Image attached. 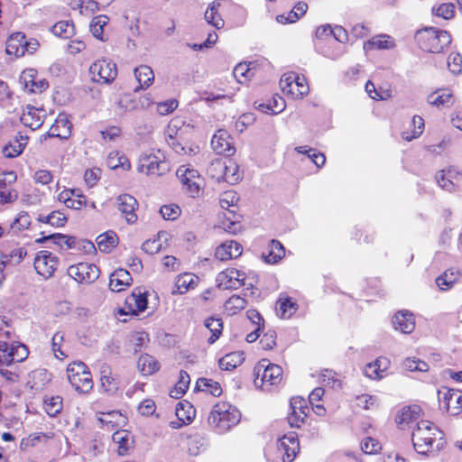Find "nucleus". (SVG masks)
Instances as JSON below:
<instances>
[{
  "label": "nucleus",
  "instance_id": "f257e3e1",
  "mask_svg": "<svg viewBox=\"0 0 462 462\" xmlns=\"http://www.w3.org/2000/svg\"><path fill=\"white\" fill-rule=\"evenodd\" d=\"M443 432L429 420H420L413 430L411 440L414 449L421 455H427L433 451V443L439 439L437 448L442 447Z\"/></svg>",
  "mask_w": 462,
  "mask_h": 462
},
{
  "label": "nucleus",
  "instance_id": "f03ea898",
  "mask_svg": "<svg viewBox=\"0 0 462 462\" xmlns=\"http://www.w3.org/2000/svg\"><path fill=\"white\" fill-rule=\"evenodd\" d=\"M416 39L422 51L431 53L441 52L451 42V36L447 31L433 27L417 32Z\"/></svg>",
  "mask_w": 462,
  "mask_h": 462
},
{
  "label": "nucleus",
  "instance_id": "7ed1b4c3",
  "mask_svg": "<svg viewBox=\"0 0 462 462\" xmlns=\"http://www.w3.org/2000/svg\"><path fill=\"white\" fill-rule=\"evenodd\" d=\"M240 417V413L236 408L222 402L213 407L208 420L219 433H223L236 425Z\"/></svg>",
  "mask_w": 462,
  "mask_h": 462
},
{
  "label": "nucleus",
  "instance_id": "20e7f679",
  "mask_svg": "<svg viewBox=\"0 0 462 462\" xmlns=\"http://www.w3.org/2000/svg\"><path fill=\"white\" fill-rule=\"evenodd\" d=\"M137 170L146 175L161 176L170 171L169 162L160 150L157 152H143L139 158Z\"/></svg>",
  "mask_w": 462,
  "mask_h": 462
},
{
  "label": "nucleus",
  "instance_id": "39448f33",
  "mask_svg": "<svg viewBox=\"0 0 462 462\" xmlns=\"http://www.w3.org/2000/svg\"><path fill=\"white\" fill-rule=\"evenodd\" d=\"M67 377L75 390L87 393L93 388V381L88 366L83 362H74L67 367Z\"/></svg>",
  "mask_w": 462,
  "mask_h": 462
},
{
  "label": "nucleus",
  "instance_id": "423d86ee",
  "mask_svg": "<svg viewBox=\"0 0 462 462\" xmlns=\"http://www.w3.org/2000/svg\"><path fill=\"white\" fill-rule=\"evenodd\" d=\"M255 386L275 385L282 380V368L263 359L254 369Z\"/></svg>",
  "mask_w": 462,
  "mask_h": 462
},
{
  "label": "nucleus",
  "instance_id": "0eeeda50",
  "mask_svg": "<svg viewBox=\"0 0 462 462\" xmlns=\"http://www.w3.org/2000/svg\"><path fill=\"white\" fill-rule=\"evenodd\" d=\"M89 74L94 82L110 84L116 78V65L109 60H98L90 65Z\"/></svg>",
  "mask_w": 462,
  "mask_h": 462
},
{
  "label": "nucleus",
  "instance_id": "6e6552de",
  "mask_svg": "<svg viewBox=\"0 0 462 462\" xmlns=\"http://www.w3.org/2000/svg\"><path fill=\"white\" fill-rule=\"evenodd\" d=\"M176 176L180 179L186 193L192 198L199 195L202 179L197 170L181 165L178 168Z\"/></svg>",
  "mask_w": 462,
  "mask_h": 462
},
{
  "label": "nucleus",
  "instance_id": "1a4fd4ad",
  "mask_svg": "<svg viewBox=\"0 0 462 462\" xmlns=\"http://www.w3.org/2000/svg\"><path fill=\"white\" fill-rule=\"evenodd\" d=\"M444 390L438 391L440 409L445 410L452 416L458 415L462 411V392L447 388H444Z\"/></svg>",
  "mask_w": 462,
  "mask_h": 462
},
{
  "label": "nucleus",
  "instance_id": "9d476101",
  "mask_svg": "<svg viewBox=\"0 0 462 462\" xmlns=\"http://www.w3.org/2000/svg\"><path fill=\"white\" fill-rule=\"evenodd\" d=\"M68 275L79 283H92L99 276V269L94 263H79L68 268Z\"/></svg>",
  "mask_w": 462,
  "mask_h": 462
},
{
  "label": "nucleus",
  "instance_id": "9b49d317",
  "mask_svg": "<svg viewBox=\"0 0 462 462\" xmlns=\"http://www.w3.org/2000/svg\"><path fill=\"white\" fill-rule=\"evenodd\" d=\"M245 273L235 268L220 272L216 278L217 286L221 290H237L245 286Z\"/></svg>",
  "mask_w": 462,
  "mask_h": 462
},
{
  "label": "nucleus",
  "instance_id": "f8f14e48",
  "mask_svg": "<svg viewBox=\"0 0 462 462\" xmlns=\"http://www.w3.org/2000/svg\"><path fill=\"white\" fill-rule=\"evenodd\" d=\"M59 258L49 251H41L34 259V268L45 279L51 277L57 269Z\"/></svg>",
  "mask_w": 462,
  "mask_h": 462
},
{
  "label": "nucleus",
  "instance_id": "ddd939ff",
  "mask_svg": "<svg viewBox=\"0 0 462 462\" xmlns=\"http://www.w3.org/2000/svg\"><path fill=\"white\" fill-rule=\"evenodd\" d=\"M147 302L146 295L136 289L125 299V308L121 309L119 313L137 316L147 308Z\"/></svg>",
  "mask_w": 462,
  "mask_h": 462
},
{
  "label": "nucleus",
  "instance_id": "4468645a",
  "mask_svg": "<svg viewBox=\"0 0 462 462\" xmlns=\"http://www.w3.org/2000/svg\"><path fill=\"white\" fill-rule=\"evenodd\" d=\"M116 207L128 224L136 222L135 210L138 208V202L135 198L129 194H122L116 198Z\"/></svg>",
  "mask_w": 462,
  "mask_h": 462
},
{
  "label": "nucleus",
  "instance_id": "2eb2a0df",
  "mask_svg": "<svg viewBox=\"0 0 462 462\" xmlns=\"http://www.w3.org/2000/svg\"><path fill=\"white\" fill-rule=\"evenodd\" d=\"M278 449L283 452V462H292L300 450L297 435L291 432L281 438L278 441Z\"/></svg>",
  "mask_w": 462,
  "mask_h": 462
},
{
  "label": "nucleus",
  "instance_id": "dca6fc26",
  "mask_svg": "<svg viewBox=\"0 0 462 462\" xmlns=\"http://www.w3.org/2000/svg\"><path fill=\"white\" fill-rule=\"evenodd\" d=\"M229 137L230 136L226 130H218L211 139L212 149L217 154H225L226 156L233 155L236 152V149L231 145Z\"/></svg>",
  "mask_w": 462,
  "mask_h": 462
},
{
  "label": "nucleus",
  "instance_id": "f3484780",
  "mask_svg": "<svg viewBox=\"0 0 462 462\" xmlns=\"http://www.w3.org/2000/svg\"><path fill=\"white\" fill-rule=\"evenodd\" d=\"M20 82L24 85V88L30 93H42L49 87L46 79H36V71L34 69L23 71Z\"/></svg>",
  "mask_w": 462,
  "mask_h": 462
},
{
  "label": "nucleus",
  "instance_id": "a211bd4d",
  "mask_svg": "<svg viewBox=\"0 0 462 462\" xmlns=\"http://www.w3.org/2000/svg\"><path fill=\"white\" fill-rule=\"evenodd\" d=\"M393 324L396 330L410 334L415 328L413 314L408 310L398 311L393 317Z\"/></svg>",
  "mask_w": 462,
  "mask_h": 462
},
{
  "label": "nucleus",
  "instance_id": "6ab92c4d",
  "mask_svg": "<svg viewBox=\"0 0 462 462\" xmlns=\"http://www.w3.org/2000/svg\"><path fill=\"white\" fill-rule=\"evenodd\" d=\"M132 281L129 272L125 269H117L110 274L109 287L113 291L119 292L124 291L125 287L130 286Z\"/></svg>",
  "mask_w": 462,
  "mask_h": 462
},
{
  "label": "nucleus",
  "instance_id": "aec40b11",
  "mask_svg": "<svg viewBox=\"0 0 462 462\" xmlns=\"http://www.w3.org/2000/svg\"><path fill=\"white\" fill-rule=\"evenodd\" d=\"M242 254L241 245L235 242H225L217 247L215 256L220 261H226L228 259L236 258Z\"/></svg>",
  "mask_w": 462,
  "mask_h": 462
},
{
  "label": "nucleus",
  "instance_id": "412c9836",
  "mask_svg": "<svg viewBox=\"0 0 462 462\" xmlns=\"http://www.w3.org/2000/svg\"><path fill=\"white\" fill-rule=\"evenodd\" d=\"M72 125L65 115H60L51 125L48 135L51 137H59L66 139L69 136Z\"/></svg>",
  "mask_w": 462,
  "mask_h": 462
},
{
  "label": "nucleus",
  "instance_id": "4be33fe9",
  "mask_svg": "<svg viewBox=\"0 0 462 462\" xmlns=\"http://www.w3.org/2000/svg\"><path fill=\"white\" fill-rule=\"evenodd\" d=\"M27 41L23 32H15L12 34L6 42V52L8 54H14L15 56H23L24 54V47H26Z\"/></svg>",
  "mask_w": 462,
  "mask_h": 462
},
{
  "label": "nucleus",
  "instance_id": "5701e85b",
  "mask_svg": "<svg viewBox=\"0 0 462 462\" xmlns=\"http://www.w3.org/2000/svg\"><path fill=\"white\" fill-rule=\"evenodd\" d=\"M41 111L32 106H27L26 110L21 116V122L32 130L38 129L42 125Z\"/></svg>",
  "mask_w": 462,
  "mask_h": 462
},
{
  "label": "nucleus",
  "instance_id": "b1692460",
  "mask_svg": "<svg viewBox=\"0 0 462 462\" xmlns=\"http://www.w3.org/2000/svg\"><path fill=\"white\" fill-rule=\"evenodd\" d=\"M47 241H52L53 244L58 245L60 247L66 245L67 248L71 249L77 248L78 239L75 236H69L60 233L49 235L36 239V242L40 244L45 243Z\"/></svg>",
  "mask_w": 462,
  "mask_h": 462
},
{
  "label": "nucleus",
  "instance_id": "393cba45",
  "mask_svg": "<svg viewBox=\"0 0 462 462\" xmlns=\"http://www.w3.org/2000/svg\"><path fill=\"white\" fill-rule=\"evenodd\" d=\"M199 277L192 273L180 274L175 282L176 291L173 293L183 294L198 285Z\"/></svg>",
  "mask_w": 462,
  "mask_h": 462
},
{
  "label": "nucleus",
  "instance_id": "a878e982",
  "mask_svg": "<svg viewBox=\"0 0 462 462\" xmlns=\"http://www.w3.org/2000/svg\"><path fill=\"white\" fill-rule=\"evenodd\" d=\"M189 125H185L184 121L181 118H174L171 120L166 130H165V141L173 139H182V135L185 133V129Z\"/></svg>",
  "mask_w": 462,
  "mask_h": 462
},
{
  "label": "nucleus",
  "instance_id": "bb28decb",
  "mask_svg": "<svg viewBox=\"0 0 462 462\" xmlns=\"http://www.w3.org/2000/svg\"><path fill=\"white\" fill-rule=\"evenodd\" d=\"M453 101V95L449 89H439L428 97L429 104L437 107L450 106Z\"/></svg>",
  "mask_w": 462,
  "mask_h": 462
},
{
  "label": "nucleus",
  "instance_id": "cd10ccee",
  "mask_svg": "<svg viewBox=\"0 0 462 462\" xmlns=\"http://www.w3.org/2000/svg\"><path fill=\"white\" fill-rule=\"evenodd\" d=\"M27 136L19 134L15 136L13 142L5 145L3 153L6 158H14L20 155L27 144Z\"/></svg>",
  "mask_w": 462,
  "mask_h": 462
},
{
  "label": "nucleus",
  "instance_id": "c85d7f7f",
  "mask_svg": "<svg viewBox=\"0 0 462 462\" xmlns=\"http://www.w3.org/2000/svg\"><path fill=\"white\" fill-rule=\"evenodd\" d=\"M393 47V41L391 40L390 36L385 34L374 36L371 40L364 43V49L365 51H370L374 49L389 50Z\"/></svg>",
  "mask_w": 462,
  "mask_h": 462
},
{
  "label": "nucleus",
  "instance_id": "c756f323",
  "mask_svg": "<svg viewBox=\"0 0 462 462\" xmlns=\"http://www.w3.org/2000/svg\"><path fill=\"white\" fill-rule=\"evenodd\" d=\"M256 108L266 114H279L285 108V101L280 96L273 97V100L268 103L255 102Z\"/></svg>",
  "mask_w": 462,
  "mask_h": 462
},
{
  "label": "nucleus",
  "instance_id": "7c9ffc66",
  "mask_svg": "<svg viewBox=\"0 0 462 462\" xmlns=\"http://www.w3.org/2000/svg\"><path fill=\"white\" fill-rule=\"evenodd\" d=\"M100 374L101 388L108 393H116L118 388V382L111 376L110 369L106 365L101 366Z\"/></svg>",
  "mask_w": 462,
  "mask_h": 462
},
{
  "label": "nucleus",
  "instance_id": "2f4dec72",
  "mask_svg": "<svg viewBox=\"0 0 462 462\" xmlns=\"http://www.w3.org/2000/svg\"><path fill=\"white\" fill-rule=\"evenodd\" d=\"M226 170V161L224 159L212 160L207 168L208 175L217 182L225 181V172Z\"/></svg>",
  "mask_w": 462,
  "mask_h": 462
},
{
  "label": "nucleus",
  "instance_id": "473e14b6",
  "mask_svg": "<svg viewBox=\"0 0 462 462\" xmlns=\"http://www.w3.org/2000/svg\"><path fill=\"white\" fill-rule=\"evenodd\" d=\"M96 242L101 252L109 253L117 245V236L114 231H107L99 235Z\"/></svg>",
  "mask_w": 462,
  "mask_h": 462
},
{
  "label": "nucleus",
  "instance_id": "72a5a7b5",
  "mask_svg": "<svg viewBox=\"0 0 462 462\" xmlns=\"http://www.w3.org/2000/svg\"><path fill=\"white\" fill-rule=\"evenodd\" d=\"M244 359L243 352H232L221 357L218 361V365L222 370H233L240 365Z\"/></svg>",
  "mask_w": 462,
  "mask_h": 462
},
{
  "label": "nucleus",
  "instance_id": "f704fd0d",
  "mask_svg": "<svg viewBox=\"0 0 462 462\" xmlns=\"http://www.w3.org/2000/svg\"><path fill=\"white\" fill-rule=\"evenodd\" d=\"M137 366L143 375H149L160 369V365L158 361L150 355H142L138 361Z\"/></svg>",
  "mask_w": 462,
  "mask_h": 462
},
{
  "label": "nucleus",
  "instance_id": "c9c22d12",
  "mask_svg": "<svg viewBox=\"0 0 462 462\" xmlns=\"http://www.w3.org/2000/svg\"><path fill=\"white\" fill-rule=\"evenodd\" d=\"M134 76L140 83L141 88H146L154 80V74L151 67L147 65H141L134 69Z\"/></svg>",
  "mask_w": 462,
  "mask_h": 462
},
{
  "label": "nucleus",
  "instance_id": "e433bc0d",
  "mask_svg": "<svg viewBox=\"0 0 462 462\" xmlns=\"http://www.w3.org/2000/svg\"><path fill=\"white\" fill-rule=\"evenodd\" d=\"M284 254L285 249L282 243L273 239L270 242L268 254H263V257L268 263H276L283 257Z\"/></svg>",
  "mask_w": 462,
  "mask_h": 462
},
{
  "label": "nucleus",
  "instance_id": "4c0bfd02",
  "mask_svg": "<svg viewBox=\"0 0 462 462\" xmlns=\"http://www.w3.org/2000/svg\"><path fill=\"white\" fill-rule=\"evenodd\" d=\"M297 303L291 299H279L277 301L276 312L282 319H288L297 310Z\"/></svg>",
  "mask_w": 462,
  "mask_h": 462
},
{
  "label": "nucleus",
  "instance_id": "58836bf2",
  "mask_svg": "<svg viewBox=\"0 0 462 462\" xmlns=\"http://www.w3.org/2000/svg\"><path fill=\"white\" fill-rule=\"evenodd\" d=\"M458 273L453 269H448L436 279V284L441 291L449 290L457 282Z\"/></svg>",
  "mask_w": 462,
  "mask_h": 462
},
{
  "label": "nucleus",
  "instance_id": "ea45409f",
  "mask_svg": "<svg viewBox=\"0 0 462 462\" xmlns=\"http://www.w3.org/2000/svg\"><path fill=\"white\" fill-rule=\"evenodd\" d=\"M196 389L206 392L213 396H219L222 393L220 384L211 379L199 378L196 383Z\"/></svg>",
  "mask_w": 462,
  "mask_h": 462
},
{
  "label": "nucleus",
  "instance_id": "a19ab883",
  "mask_svg": "<svg viewBox=\"0 0 462 462\" xmlns=\"http://www.w3.org/2000/svg\"><path fill=\"white\" fill-rule=\"evenodd\" d=\"M205 327L211 332L210 337L208 339L209 344L215 343L222 334L223 323L220 319L208 318L204 322Z\"/></svg>",
  "mask_w": 462,
  "mask_h": 462
},
{
  "label": "nucleus",
  "instance_id": "79ce46f5",
  "mask_svg": "<svg viewBox=\"0 0 462 462\" xmlns=\"http://www.w3.org/2000/svg\"><path fill=\"white\" fill-rule=\"evenodd\" d=\"M195 409L189 402H179L176 406V416L183 423H189L195 416Z\"/></svg>",
  "mask_w": 462,
  "mask_h": 462
},
{
  "label": "nucleus",
  "instance_id": "37998d69",
  "mask_svg": "<svg viewBox=\"0 0 462 462\" xmlns=\"http://www.w3.org/2000/svg\"><path fill=\"white\" fill-rule=\"evenodd\" d=\"M420 412V408L419 406L404 407L396 417V422L399 424H409L419 418Z\"/></svg>",
  "mask_w": 462,
  "mask_h": 462
},
{
  "label": "nucleus",
  "instance_id": "c03bdc74",
  "mask_svg": "<svg viewBox=\"0 0 462 462\" xmlns=\"http://www.w3.org/2000/svg\"><path fill=\"white\" fill-rule=\"evenodd\" d=\"M220 5L219 3L214 2L205 13V20L217 29H220L224 26V20L221 18L217 12V8Z\"/></svg>",
  "mask_w": 462,
  "mask_h": 462
},
{
  "label": "nucleus",
  "instance_id": "a18cd8bd",
  "mask_svg": "<svg viewBox=\"0 0 462 462\" xmlns=\"http://www.w3.org/2000/svg\"><path fill=\"white\" fill-rule=\"evenodd\" d=\"M189 383H190V377H189V374L187 372L181 370L180 372L179 381L177 382L174 389L172 391H171V396L173 398H176V399L182 396L188 390Z\"/></svg>",
  "mask_w": 462,
  "mask_h": 462
},
{
  "label": "nucleus",
  "instance_id": "49530a36",
  "mask_svg": "<svg viewBox=\"0 0 462 462\" xmlns=\"http://www.w3.org/2000/svg\"><path fill=\"white\" fill-rule=\"evenodd\" d=\"M51 32L58 37L68 39L74 34V25L69 21H60L51 27Z\"/></svg>",
  "mask_w": 462,
  "mask_h": 462
},
{
  "label": "nucleus",
  "instance_id": "de8ad7c7",
  "mask_svg": "<svg viewBox=\"0 0 462 462\" xmlns=\"http://www.w3.org/2000/svg\"><path fill=\"white\" fill-rule=\"evenodd\" d=\"M108 20L106 15H97L91 20L89 27L94 37L102 40L104 26L107 24Z\"/></svg>",
  "mask_w": 462,
  "mask_h": 462
},
{
  "label": "nucleus",
  "instance_id": "09e8293b",
  "mask_svg": "<svg viewBox=\"0 0 462 462\" xmlns=\"http://www.w3.org/2000/svg\"><path fill=\"white\" fill-rule=\"evenodd\" d=\"M226 170L225 172V181L229 184H235L240 180L238 165L231 159H226Z\"/></svg>",
  "mask_w": 462,
  "mask_h": 462
},
{
  "label": "nucleus",
  "instance_id": "8fccbe9b",
  "mask_svg": "<svg viewBox=\"0 0 462 462\" xmlns=\"http://www.w3.org/2000/svg\"><path fill=\"white\" fill-rule=\"evenodd\" d=\"M435 179L441 189L448 192L456 191L457 184L455 183L453 180L447 176L445 170L438 171L436 173Z\"/></svg>",
  "mask_w": 462,
  "mask_h": 462
},
{
  "label": "nucleus",
  "instance_id": "3c124183",
  "mask_svg": "<svg viewBox=\"0 0 462 462\" xmlns=\"http://www.w3.org/2000/svg\"><path fill=\"white\" fill-rule=\"evenodd\" d=\"M31 225V217L28 213L22 211L18 214L16 218L13 221L10 227L14 233L26 229Z\"/></svg>",
  "mask_w": 462,
  "mask_h": 462
},
{
  "label": "nucleus",
  "instance_id": "603ef678",
  "mask_svg": "<svg viewBox=\"0 0 462 462\" xmlns=\"http://www.w3.org/2000/svg\"><path fill=\"white\" fill-rule=\"evenodd\" d=\"M300 79V77L293 72L284 74L280 80L282 91L286 94H291L294 97L293 83L294 80Z\"/></svg>",
  "mask_w": 462,
  "mask_h": 462
},
{
  "label": "nucleus",
  "instance_id": "864d4df0",
  "mask_svg": "<svg viewBox=\"0 0 462 462\" xmlns=\"http://www.w3.org/2000/svg\"><path fill=\"white\" fill-rule=\"evenodd\" d=\"M412 124L414 125V129L412 131V134L410 135L408 132H402V138L406 141H411L412 139L418 138L421 134L424 128V120L422 117L419 116H414L412 118Z\"/></svg>",
  "mask_w": 462,
  "mask_h": 462
},
{
  "label": "nucleus",
  "instance_id": "5fc2aeb1",
  "mask_svg": "<svg viewBox=\"0 0 462 462\" xmlns=\"http://www.w3.org/2000/svg\"><path fill=\"white\" fill-rule=\"evenodd\" d=\"M246 300L238 296L233 295L226 301V309L232 312V314H236L237 311L245 308Z\"/></svg>",
  "mask_w": 462,
  "mask_h": 462
},
{
  "label": "nucleus",
  "instance_id": "6e6d98bb",
  "mask_svg": "<svg viewBox=\"0 0 462 462\" xmlns=\"http://www.w3.org/2000/svg\"><path fill=\"white\" fill-rule=\"evenodd\" d=\"M160 213L166 220H175L180 216L181 210L179 206L171 204L162 206Z\"/></svg>",
  "mask_w": 462,
  "mask_h": 462
},
{
  "label": "nucleus",
  "instance_id": "4d7b16f0",
  "mask_svg": "<svg viewBox=\"0 0 462 462\" xmlns=\"http://www.w3.org/2000/svg\"><path fill=\"white\" fill-rule=\"evenodd\" d=\"M64 341V334L62 332H56L51 339V347L54 356L58 359H63L66 355L61 351L60 346Z\"/></svg>",
  "mask_w": 462,
  "mask_h": 462
},
{
  "label": "nucleus",
  "instance_id": "13d9d810",
  "mask_svg": "<svg viewBox=\"0 0 462 462\" xmlns=\"http://www.w3.org/2000/svg\"><path fill=\"white\" fill-rule=\"evenodd\" d=\"M67 222V217L60 211H52L46 216V224L52 226H63Z\"/></svg>",
  "mask_w": 462,
  "mask_h": 462
},
{
  "label": "nucleus",
  "instance_id": "bf43d9fd",
  "mask_svg": "<svg viewBox=\"0 0 462 462\" xmlns=\"http://www.w3.org/2000/svg\"><path fill=\"white\" fill-rule=\"evenodd\" d=\"M336 373L332 370L326 369L321 373V383L332 388L340 387V381L337 378Z\"/></svg>",
  "mask_w": 462,
  "mask_h": 462
},
{
  "label": "nucleus",
  "instance_id": "052dcab7",
  "mask_svg": "<svg viewBox=\"0 0 462 462\" xmlns=\"http://www.w3.org/2000/svg\"><path fill=\"white\" fill-rule=\"evenodd\" d=\"M448 67L453 74H459L462 71V56L459 53L449 54Z\"/></svg>",
  "mask_w": 462,
  "mask_h": 462
},
{
  "label": "nucleus",
  "instance_id": "680f3d73",
  "mask_svg": "<svg viewBox=\"0 0 462 462\" xmlns=\"http://www.w3.org/2000/svg\"><path fill=\"white\" fill-rule=\"evenodd\" d=\"M233 75L239 83H242L243 78L249 79L253 76V73L246 63H239L235 67Z\"/></svg>",
  "mask_w": 462,
  "mask_h": 462
},
{
  "label": "nucleus",
  "instance_id": "e2e57ef3",
  "mask_svg": "<svg viewBox=\"0 0 462 462\" xmlns=\"http://www.w3.org/2000/svg\"><path fill=\"white\" fill-rule=\"evenodd\" d=\"M432 13L439 17L446 20L450 19L454 15V5L453 4H442L438 8H433Z\"/></svg>",
  "mask_w": 462,
  "mask_h": 462
},
{
  "label": "nucleus",
  "instance_id": "0e129e2a",
  "mask_svg": "<svg viewBox=\"0 0 462 462\" xmlns=\"http://www.w3.org/2000/svg\"><path fill=\"white\" fill-rule=\"evenodd\" d=\"M361 449L366 454H374L381 449V445L372 438H365L361 442Z\"/></svg>",
  "mask_w": 462,
  "mask_h": 462
},
{
  "label": "nucleus",
  "instance_id": "69168bd1",
  "mask_svg": "<svg viewBox=\"0 0 462 462\" xmlns=\"http://www.w3.org/2000/svg\"><path fill=\"white\" fill-rule=\"evenodd\" d=\"M118 106L125 111H134L139 109V103L136 99L133 98L130 95H125L119 99Z\"/></svg>",
  "mask_w": 462,
  "mask_h": 462
},
{
  "label": "nucleus",
  "instance_id": "338daca9",
  "mask_svg": "<svg viewBox=\"0 0 462 462\" xmlns=\"http://www.w3.org/2000/svg\"><path fill=\"white\" fill-rule=\"evenodd\" d=\"M178 107V101L176 99H170L158 103L157 112L162 116H166L172 113Z\"/></svg>",
  "mask_w": 462,
  "mask_h": 462
},
{
  "label": "nucleus",
  "instance_id": "774afa93",
  "mask_svg": "<svg viewBox=\"0 0 462 462\" xmlns=\"http://www.w3.org/2000/svg\"><path fill=\"white\" fill-rule=\"evenodd\" d=\"M291 412L297 413L300 412L303 414L304 416H307V411L309 410L308 406L306 405V402L304 399L300 397H295L291 400L290 403Z\"/></svg>",
  "mask_w": 462,
  "mask_h": 462
}]
</instances>
